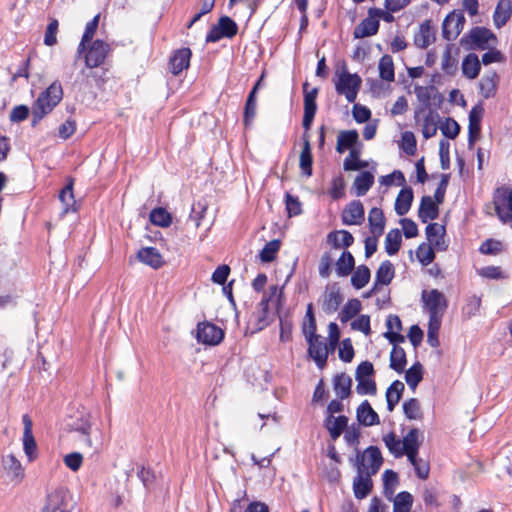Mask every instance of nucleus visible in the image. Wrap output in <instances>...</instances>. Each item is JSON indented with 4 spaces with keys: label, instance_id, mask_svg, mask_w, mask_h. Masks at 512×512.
I'll list each match as a JSON object with an SVG mask.
<instances>
[{
    "label": "nucleus",
    "instance_id": "62",
    "mask_svg": "<svg viewBox=\"0 0 512 512\" xmlns=\"http://www.w3.org/2000/svg\"><path fill=\"white\" fill-rule=\"evenodd\" d=\"M329 194L332 197V199H334V200H338V199L344 197V195H345V182H344V179H343V177L341 175L337 176V177H334L332 179V181H331V188H330Z\"/></svg>",
    "mask_w": 512,
    "mask_h": 512
},
{
    "label": "nucleus",
    "instance_id": "63",
    "mask_svg": "<svg viewBox=\"0 0 512 512\" xmlns=\"http://www.w3.org/2000/svg\"><path fill=\"white\" fill-rule=\"evenodd\" d=\"M137 476L141 480L143 486L147 490L152 489V487L156 481V476H155L154 471L151 468H146V467L142 466L138 470Z\"/></svg>",
    "mask_w": 512,
    "mask_h": 512
},
{
    "label": "nucleus",
    "instance_id": "50",
    "mask_svg": "<svg viewBox=\"0 0 512 512\" xmlns=\"http://www.w3.org/2000/svg\"><path fill=\"white\" fill-rule=\"evenodd\" d=\"M281 242L278 239H274L265 244L263 249L259 253V258L264 263L272 262L276 258V254L279 251Z\"/></svg>",
    "mask_w": 512,
    "mask_h": 512
},
{
    "label": "nucleus",
    "instance_id": "37",
    "mask_svg": "<svg viewBox=\"0 0 512 512\" xmlns=\"http://www.w3.org/2000/svg\"><path fill=\"white\" fill-rule=\"evenodd\" d=\"M405 387L400 380L391 383L386 391V402L388 411L392 412L401 399Z\"/></svg>",
    "mask_w": 512,
    "mask_h": 512
},
{
    "label": "nucleus",
    "instance_id": "43",
    "mask_svg": "<svg viewBox=\"0 0 512 512\" xmlns=\"http://www.w3.org/2000/svg\"><path fill=\"white\" fill-rule=\"evenodd\" d=\"M362 304L360 300L353 298L346 302L340 311L338 318L342 323H346L355 317L361 310Z\"/></svg>",
    "mask_w": 512,
    "mask_h": 512
},
{
    "label": "nucleus",
    "instance_id": "29",
    "mask_svg": "<svg viewBox=\"0 0 512 512\" xmlns=\"http://www.w3.org/2000/svg\"><path fill=\"white\" fill-rule=\"evenodd\" d=\"M368 223L370 227V232L374 236L380 237L383 234L385 228V216L382 209L378 207H373L369 211Z\"/></svg>",
    "mask_w": 512,
    "mask_h": 512
},
{
    "label": "nucleus",
    "instance_id": "42",
    "mask_svg": "<svg viewBox=\"0 0 512 512\" xmlns=\"http://www.w3.org/2000/svg\"><path fill=\"white\" fill-rule=\"evenodd\" d=\"M402 243L401 232L398 228L391 229L385 237V251L388 255H395Z\"/></svg>",
    "mask_w": 512,
    "mask_h": 512
},
{
    "label": "nucleus",
    "instance_id": "1",
    "mask_svg": "<svg viewBox=\"0 0 512 512\" xmlns=\"http://www.w3.org/2000/svg\"><path fill=\"white\" fill-rule=\"evenodd\" d=\"M383 463V457L377 446H369L363 453L358 452L355 460L357 475L353 479V492L357 499L366 498L372 491L371 477Z\"/></svg>",
    "mask_w": 512,
    "mask_h": 512
},
{
    "label": "nucleus",
    "instance_id": "45",
    "mask_svg": "<svg viewBox=\"0 0 512 512\" xmlns=\"http://www.w3.org/2000/svg\"><path fill=\"white\" fill-rule=\"evenodd\" d=\"M423 379V365L417 361L405 373L407 385L414 391Z\"/></svg>",
    "mask_w": 512,
    "mask_h": 512
},
{
    "label": "nucleus",
    "instance_id": "52",
    "mask_svg": "<svg viewBox=\"0 0 512 512\" xmlns=\"http://www.w3.org/2000/svg\"><path fill=\"white\" fill-rule=\"evenodd\" d=\"M278 317L280 322V341L281 342H289L292 340V329H293V323L292 320L289 318L287 314L282 315L279 310Z\"/></svg>",
    "mask_w": 512,
    "mask_h": 512
},
{
    "label": "nucleus",
    "instance_id": "19",
    "mask_svg": "<svg viewBox=\"0 0 512 512\" xmlns=\"http://www.w3.org/2000/svg\"><path fill=\"white\" fill-rule=\"evenodd\" d=\"M191 55L192 52L189 48L176 50L169 60L170 72L173 75H178L184 69H187L189 67Z\"/></svg>",
    "mask_w": 512,
    "mask_h": 512
},
{
    "label": "nucleus",
    "instance_id": "61",
    "mask_svg": "<svg viewBox=\"0 0 512 512\" xmlns=\"http://www.w3.org/2000/svg\"><path fill=\"white\" fill-rule=\"evenodd\" d=\"M480 306V297L473 295L467 299L466 304L462 308V313L467 318H471L472 316H475L477 314V312L480 309Z\"/></svg>",
    "mask_w": 512,
    "mask_h": 512
},
{
    "label": "nucleus",
    "instance_id": "64",
    "mask_svg": "<svg viewBox=\"0 0 512 512\" xmlns=\"http://www.w3.org/2000/svg\"><path fill=\"white\" fill-rule=\"evenodd\" d=\"M206 211V203L199 201L192 205L189 219L195 222L196 228L200 226L201 220L204 218Z\"/></svg>",
    "mask_w": 512,
    "mask_h": 512
},
{
    "label": "nucleus",
    "instance_id": "17",
    "mask_svg": "<svg viewBox=\"0 0 512 512\" xmlns=\"http://www.w3.org/2000/svg\"><path fill=\"white\" fill-rule=\"evenodd\" d=\"M426 237L430 245L438 251H445L447 244L445 243V227L438 223H429L426 226Z\"/></svg>",
    "mask_w": 512,
    "mask_h": 512
},
{
    "label": "nucleus",
    "instance_id": "7",
    "mask_svg": "<svg viewBox=\"0 0 512 512\" xmlns=\"http://www.w3.org/2000/svg\"><path fill=\"white\" fill-rule=\"evenodd\" d=\"M238 32V26L234 20L228 16L219 18L218 24L212 26L208 31L205 41L207 43H215L222 38H232Z\"/></svg>",
    "mask_w": 512,
    "mask_h": 512
},
{
    "label": "nucleus",
    "instance_id": "31",
    "mask_svg": "<svg viewBox=\"0 0 512 512\" xmlns=\"http://www.w3.org/2000/svg\"><path fill=\"white\" fill-rule=\"evenodd\" d=\"M374 184V175L369 171L358 174L353 182L352 189L356 196H364Z\"/></svg>",
    "mask_w": 512,
    "mask_h": 512
},
{
    "label": "nucleus",
    "instance_id": "44",
    "mask_svg": "<svg viewBox=\"0 0 512 512\" xmlns=\"http://www.w3.org/2000/svg\"><path fill=\"white\" fill-rule=\"evenodd\" d=\"M379 76L382 80L392 82L395 78L394 63L390 55L385 54L379 60Z\"/></svg>",
    "mask_w": 512,
    "mask_h": 512
},
{
    "label": "nucleus",
    "instance_id": "57",
    "mask_svg": "<svg viewBox=\"0 0 512 512\" xmlns=\"http://www.w3.org/2000/svg\"><path fill=\"white\" fill-rule=\"evenodd\" d=\"M437 132V124L432 111L425 116L422 125V134L425 139L432 138Z\"/></svg>",
    "mask_w": 512,
    "mask_h": 512
},
{
    "label": "nucleus",
    "instance_id": "28",
    "mask_svg": "<svg viewBox=\"0 0 512 512\" xmlns=\"http://www.w3.org/2000/svg\"><path fill=\"white\" fill-rule=\"evenodd\" d=\"M413 201V190L411 187H404L398 193L394 209L397 215L404 216L411 208Z\"/></svg>",
    "mask_w": 512,
    "mask_h": 512
},
{
    "label": "nucleus",
    "instance_id": "12",
    "mask_svg": "<svg viewBox=\"0 0 512 512\" xmlns=\"http://www.w3.org/2000/svg\"><path fill=\"white\" fill-rule=\"evenodd\" d=\"M22 422L24 425V431H23V450L25 455L28 458L29 462L34 461L38 454H37V444L35 441V438L32 433V420L28 414H24L22 416Z\"/></svg>",
    "mask_w": 512,
    "mask_h": 512
},
{
    "label": "nucleus",
    "instance_id": "34",
    "mask_svg": "<svg viewBox=\"0 0 512 512\" xmlns=\"http://www.w3.org/2000/svg\"><path fill=\"white\" fill-rule=\"evenodd\" d=\"M352 379L345 373L337 374L333 379V388L336 395L345 399L351 394Z\"/></svg>",
    "mask_w": 512,
    "mask_h": 512
},
{
    "label": "nucleus",
    "instance_id": "22",
    "mask_svg": "<svg viewBox=\"0 0 512 512\" xmlns=\"http://www.w3.org/2000/svg\"><path fill=\"white\" fill-rule=\"evenodd\" d=\"M356 417L359 424L369 427L378 425L380 419L378 414L374 411L368 400H364L356 410Z\"/></svg>",
    "mask_w": 512,
    "mask_h": 512
},
{
    "label": "nucleus",
    "instance_id": "49",
    "mask_svg": "<svg viewBox=\"0 0 512 512\" xmlns=\"http://www.w3.org/2000/svg\"><path fill=\"white\" fill-rule=\"evenodd\" d=\"M383 442L389 452L395 457L399 458L404 455L402 440L398 439L394 432H389L383 436Z\"/></svg>",
    "mask_w": 512,
    "mask_h": 512
},
{
    "label": "nucleus",
    "instance_id": "16",
    "mask_svg": "<svg viewBox=\"0 0 512 512\" xmlns=\"http://www.w3.org/2000/svg\"><path fill=\"white\" fill-rule=\"evenodd\" d=\"M2 466L12 482L20 483L24 479V468L14 454L3 456Z\"/></svg>",
    "mask_w": 512,
    "mask_h": 512
},
{
    "label": "nucleus",
    "instance_id": "55",
    "mask_svg": "<svg viewBox=\"0 0 512 512\" xmlns=\"http://www.w3.org/2000/svg\"><path fill=\"white\" fill-rule=\"evenodd\" d=\"M419 434L420 432L417 428H412L409 430V432L404 436L402 440L404 452L407 450H419Z\"/></svg>",
    "mask_w": 512,
    "mask_h": 512
},
{
    "label": "nucleus",
    "instance_id": "5",
    "mask_svg": "<svg viewBox=\"0 0 512 512\" xmlns=\"http://www.w3.org/2000/svg\"><path fill=\"white\" fill-rule=\"evenodd\" d=\"M421 300L423 308L428 312L429 319H440L448 307V301L445 295L438 289H432L429 292L422 291Z\"/></svg>",
    "mask_w": 512,
    "mask_h": 512
},
{
    "label": "nucleus",
    "instance_id": "30",
    "mask_svg": "<svg viewBox=\"0 0 512 512\" xmlns=\"http://www.w3.org/2000/svg\"><path fill=\"white\" fill-rule=\"evenodd\" d=\"M59 200L62 203V211L60 216L63 217L70 212H75V199L73 194V180L65 185V187L59 193Z\"/></svg>",
    "mask_w": 512,
    "mask_h": 512
},
{
    "label": "nucleus",
    "instance_id": "53",
    "mask_svg": "<svg viewBox=\"0 0 512 512\" xmlns=\"http://www.w3.org/2000/svg\"><path fill=\"white\" fill-rule=\"evenodd\" d=\"M416 257L422 265H429L435 259L434 247L426 243H421L416 250Z\"/></svg>",
    "mask_w": 512,
    "mask_h": 512
},
{
    "label": "nucleus",
    "instance_id": "18",
    "mask_svg": "<svg viewBox=\"0 0 512 512\" xmlns=\"http://www.w3.org/2000/svg\"><path fill=\"white\" fill-rule=\"evenodd\" d=\"M67 496L68 492L59 488L48 494L46 504L43 507V512H61V510H67Z\"/></svg>",
    "mask_w": 512,
    "mask_h": 512
},
{
    "label": "nucleus",
    "instance_id": "33",
    "mask_svg": "<svg viewBox=\"0 0 512 512\" xmlns=\"http://www.w3.org/2000/svg\"><path fill=\"white\" fill-rule=\"evenodd\" d=\"M498 75L495 71L483 76L479 83L480 94L489 99L494 97L497 91Z\"/></svg>",
    "mask_w": 512,
    "mask_h": 512
},
{
    "label": "nucleus",
    "instance_id": "25",
    "mask_svg": "<svg viewBox=\"0 0 512 512\" xmlns=\"http://www.w3.org/2000/svg\"><path fill=\"white\" fill-rule=\"evenodd\" d=\"M137 258L153 269H159L164 264L162 255L155 247H144L140 249L137 253Z\"/></svg>",
    "mask_w": 512,
    "mask_h": 512
},
{
    "label": "nucleus",
    "instance_id": "9",
    "mask_svg": "<svg viewBox=\"0 0 512 512\" xmlns=\"http://www.w3.org/2000/svg\"><path fill=\"white\" fill-rule=\"evenodd\" d=\"M465 16L463 12L449 13L442 23V36L447 41L456 39L464 28Z\"/></svg>",
    "mask_w": 512,
    "mask_h": 512
},
{
    "label": "nucleus",
    "instance_id": "58",
    "mask_svg": "<svg viewBox=\"0 0 512 512\" xmlns=\"http://www.w3.org/2000/svg\"><path fill=\"white\" fill-rule=\"evenodd\" d=\"M435 90L434 86H416L414 89L418 101L425 107L429 108L431 105V92Z\"/></svg>",
    "mask_w": 512,
    "mask_h": 512
},
{
    "label": "nucleus",
    "instance_id": "4",
    "mask_svg": "<svg viewBox=\"0 0 512 512\" xmlns=\"http://www.w3.org/2000/svg\"><path fill=\"white\" fill-rule=\"evenodd\" d=\"M361 84V77L356 73H349L344 67L338 79L335 81V90L337 94L344 95L346 100L352 103L357 98Z\"/></svg>",
    "mask_w": 512,
    "mask_h": 512
},
{
    "label": "nucleus",
    "instance_id": "41",
    "mask_svg": "<svg viewBox=\"0 0 512 512\" xmlns=\"http://www.w3.org/2000/svg\"><path fill=\"white\" fill-rule=\"evenodd\" d=\"M407 364L406 352L402 347L393 346L390 353V368L397 373H402Z\"/></svg>",
    "mask_w": 512,
    "mask_h": 512
},
{
    "label": "nucleus",
    "instance_id": "26",
    "mask_svg": "<svg viewBox=\"0 0 512 512\" xmlns=\"http://www.w3.org/2000/svg\"><path fill=\"white\" fill-rule=\"evenodd\" d=\"M512 15V0H499L493 13V22L496 28H501L509 21Z\"/></svg>",
    "mask_w": 512,
    "mask_h": 512
},
{
    "label": "nucleus",
    "instance_id": "35",
    "mask_svg": "<svg viewBox=\"0 0 512 512\" xmlns=\"http://www.w3.org/2000/svg\"><path fill=\"white\" fill-rule=\"evenodd\" d=\"M481 62L474 53H469L462 62V72L468 79H475L480 72Z\"/></svg>",
    "mask_w": 512,
    "mask_h": 512
},
{
    "label": "nucleus",
    "instance_id": "56",
    "mask_svg": "<svg viewBox=\"0 0 512 512\" xmlns=\"http://www.w3.org/2000/svg\"><path fill=\"white\" fill-rule=\"evenodd\" d=\"M442 134L450 139H455L460 132V125L453 118H446L440 126Z\"/></svg>",
    "mask_w": 512,
    "mask_h": 512
},
{
    "label": "nucleus",
    "instance_id": "32",
    "mask_svg": "<svg viewBox=\"0 0 512 512\" xmlns=\"http://www.w3.org/2000/svg\"><path fill=\"white\" fill-rule=\"evenodd\" d=\"M335 270L338 277H346L355 269V259L351 252L343 251L335 263Z\"/></svg>",
    "mask_w": 512,
    "mask_h": 512
},
{
    "label": "nucleus",
    "instance_id": "10",
    "mask_svg": "<svg viewBox=\"0 0 512 512\" xmlns=\"http://www.w3.org/2000/svg\"><path fill=\"white\" fill-rule=\"evenodd\" d=\"M110 47L100 39H96L85 55V64L89 68H95L104 63Z\"/></svg>",
    "mask_w": 512,
    "mask_h": 512
},
{
    "label": "nucleus",
    "instance_id": "24",
    "mask_svg": "<svg viewBox=\"0 0 512 512\" xmlns=\"http://www.w3.org/2000/svg\"><path fill=\"white\" fill-rule=\"evenodd\" d=\"M380 23L375 16L369 15L363 19L354 29V38H365L375 35L378 32Z\"/></svg>",
    "mask_w": 512,
    "mask_h": 512
},
{
    "label": "nucleus",
    "instance_id": "21",
    "mask_svg": "<svg viewBox=\"0 0 512 512\" xmlns=\"http://www.w3.org/2000/svg\"><path fill=\"white\" fill-rule=\"evenodd\" d=\"M435 200L431 196H423L418 209V217L422 223L429 220H435L439 216V208Z\"/></svg>",
    "mask_w": 512,
    "mask_h": 512
},
{
    "label": "nucleus",
    "instance_id": "2",
    "mask_svg": "<svg viewBox=\"0 0 512 512\" xmlns=\"http://www.w3.org/2000/svg\"><path fill=\"white\" fill-rule=\"evenodd\" d=\"M63 98V88L59 81L52 82L42 91L32 105L31 126L36 127L38 123L60 103Z\"/></svg>",
    "mask_w": 512,
    "mask_h": 512
},
{
    "label": "nucleus",
    "instance_id": "46",
    "mask_svg": "<svg viewBox=\"0 0 512 512\" xmlns=\"http://www.w3.org/2000/svg\"><path fill=\"white\" fill-rule=\"evenodd\" d=\"M393 512H410L413 505V496L402 491L393 497Z\"/></svg>",
    "mask_w": 512,
    "mask_h": 512
},
{
    "label": "nucleus",
    "instance_id": "11",
    "mask_svg": "<svg viewBox=\"0 0 512 512\" xmlns=\"http://www.w3.org/2000/svg\"><path fill=\"white\" fill-rule=\"evenodd\" d=\"M343 295L337 283L328 286L322 297L321 307L322 310L331 315L335 313L343 302Z\"/></svg>",
    "mask_w": 512,
    "mask_h": 512
},
{
    "label": "nucleus",
    "instance_id": "60",
    "mask_svg": "<svg viewBox=\"0 0 512 512\" xmlns=\"http://www.w3.org/2000/svg\"><path fill=\"white\" fill-rule=\"evenodd\" d=\"M356 390L359 395H375L377 392L376 382L371 378L356 380Z\"/></svg>",
    "mask_w": 512,
    "mask_h": 512
},
{
    "label": "nucleus",
    "instance_id": "48",
    "mask_svg": "<svg viewBox=\"0 0 512 512\" xmlns=\"http://www.w3.org/2000/svg\"><path fill=\"white\" fill-rule=\"evenodd\" d=\"M152 224L159 227H168L172 223L171 214L162 207L154 208L149 215Z\"/></svg>",
    "mask_w": 512,
    "mask_h": 512
},
{
    "label": "nucleus",
    "instance_id": "27",
    "mask_svg": "<svg viewBox=\"0 0 512 512\" xmlns=\"http://www.w3.org/2000/svg\"><path fill=\"white\" fill-rule=\"evenodd\" d=\"M359 143V134L357 130H343L340 131L337 137L336 151L343 153L345 150L357 148L356 145Z\"/></svg>",
    "mask_w": 512,
    "mask_h": 512
},
{
    "label": "nucleus",
    "instance_id": "40",
    "mask_svg": "<svg viewBox=\"0 0 512 512\" xmlns=\"http://www.w3.org/2000/svg\"><path fill=\"white\" fill-rule=\"evenodd\" d=\"M370 277L371 272L368 266L359 265L352 272L351 285L357 290L362 289L369 283Z\"/></svg>",
    "mask_w": 512,
    "mask_h": 512
},
{
    "label": "nucleus",
    "instance_id": "23",
    "mask_svg": "<svg viewBox=\"0 0 512 512\" xmlns=\"http://www.w3.org/2000/svg\"><path fill=\"white\" fill-rule=\"evenodd\" d=\"M348 425V417L340 415L334 417L328 415L324 420V427L328 430L330 437L333 441L337 440Z\"/></svg>",
    "mask_w": 512,
    "mask_h": 512
},
{
    "label": "nucleus",
    "instance_id": "13",
    "mask_svg": "<svg viewBox=\"0 0 512 512\" xmlns=\"http://www.w3.org/2000/svg\"><path fill=\"white\" fill-rule=\"evenodd\" d=\"M365 210L360 200L351 201L343 210L341 219L345 225H360L364 221Z\"/></svg>",
    "mask_w": 512,
    "mask_h": 512
},
{
    "label": "nucleus",
    "instance_id": "15",
    "mask_svg": "<svg viewBox=\"0 0 512 512\" xmlns=\"http://www.w3.org/2000/svg\"><path fill=\"white\" fill-rule=\"evenodd\" d=\"M302 142L303 146L299 158V168L304 176L311 177L313 174V156L308 133L303 134Z\"/></svg>",
    "mask_w": 512,
    "mask_h": 512
},
{
    "label": "nucleus",
    "instance_id": "38",
    "mask_svg": "<svg viewBox=\"0 0 512 512\" xmlns=\"http://www.w3.org/2000/svg\"><path fill=\"white\" fill-rule=\"evenodd\" d=\"M99 19H100V14H97L93 17L92 20H90L87 24H86V27H85V30H84V33L82 35V39L78 45V48H77V54L80 56L82 53L85 52L86 50V44L89 43L93 37H94V34L98 28V24H99Z\"/></svg>",
    "mask_w": 512,
    "mask_h": 512
},
{
    "label": "nucleus",
    "instance_id": "54",
    "mask_svg": "<svg viewBox=\"0 0 512 512\" xmlns=\"http://www.w3.org/2000/svg\"><path fill=\"white\" fill-rule=\"evenodd\" d=\"M442 320L440 319H429L428 331H427V343L431 347H438L440 345L438 334L441 327Z\"/></svg>",
    "mask_w": 512,
    "mask_h": 512
},
{
    "label": "nucleus",
    "instance_id": "47",
    "mask_svg": "<svg viewBox=\"0 0 512 512\" xmlns=\"http://www.w3.org/2000/svg\"><path fill=\"white\" fill-rule=\"evenodd\" d=\"M402 408L405 417L409 420H421L423 418L421 405L417 398H410L405 401Z\"/></svg>",
    "mask_w": 512,
    "mask_h": 512
},
{
    "label": "nucleus",
    "instance_id": "36",
    "mask_svg": "<svg viewBox=\"0 0 512 512\" xmlns=\"http://www.w3.org/2000/svg\"><path fill=\"white\" fill-rule=\"evenodd\" d=\"M394 275L395 268L391 261L385 260L381 262L375 275L376 285H389L393 280Z\"/></svg>",
    "mask_w": 512,
    "mask_h": 512
},
{
    "label": "nucleus",
    "instance_id": "14",
    "mask_svg": "<svg viewBox=\"0 0 512 512\" xmlns=\"http://www.w3.org/2000/svg\"><path fill=\"white\" fill-rule=\"evenodd\" d=\"M308 354L315 361L319 369H323L327 364L329 348L328 345L321 338H316L315 341L308 342Z\"/></svg>",
    "mask_w": 512,
    "mask_h": 512
},
{
    "label": "nucleus",
    "instance_id": "51",
    "mask_svg": "<svg viewBox=\"0 0 512 512\" xmlns=\"http://www.w3.org/2000/svg\"><path fill=\"white\" fill-rule=\"evenodd\" d=\"M308 82L303 84V93H304V111L305 112H317V103L316 98L318 95V88H312L308 90Z\"/></svg>",
    "mask_w": 512,
    "mask_h": 512
},
{
    "label": "nucleus",
    "instance_id": "39",
    "mask_svg": "<svg viewBox=\"0 0 512 512\" xmlns=\"http://www.w3.org/2000/svg\"><path fill=\"white\" fill-rule=\"evenodd\" d=\"M383 494L388 500L393 499V495L395 493L396 486L399 482L398 474L390 469L384 471L383 475Z\"/></svg>",
    "mask_w": 512,
    "mask_h": 512
},
{
    "label": "nucleus",
    "instance_id": "6",
    "mask_svg": "<svg viewBox=\"0 0 512 512\" xmlns=\"http://www.w3.org/2000/svg\"><path fill=\"white\" fill-rule=\"evenodd\" d=\"M493 202L498 218L503 223L512 221V188L498 187L494 192Z\"/></svg>",
    "mask_w": 512,
    "mask_h": 512
},
{
    "label": "nucleus",
    "instance_id": "8",
    "mask_svg": "<svg viewBox=\"0 0 512 512\" xmlns=\"http://www.w3.org/2000/svg\"><path fill=\"white\" fill-rule=\"evenodd\" d=\"M224 338V331L210 322L197 324L196 339L206 345H218Z\"/></svg>",
    "mask_w": 512,
    "mask_h": 512
},
{
    "label": "nucleus",
    "instance_id": "20",
    "mask_svg": "<svg viewBox=\"0 0 512 512\" xmlns=\"http://www.w3.org/2000/svg\"><path fill=\"white\" fill-rule=\"evenodd\" d=\"M435 31L431 26L430 20H425L419 25V29L414 34V44L421 49H426L435 41Z\"/></svg>",
    "mask_w": 512,
    "mask_h": 512
},
{
    "label": "nucleus",
    "instance_id": "3",
    "mask_svg": "<svg viewBox=\"0 0 512 512\" xmlns=\"http://www.w3.org/2000/svg\"><path fill=\"white\" fill-rule=\"evenodd\" d=\"M461 43H466L471 50H486L496 46L498 39L490 29L476 26L461 39Z\"/></svg>",
    "mask_w": 512,
    "mask_h": 512
},
{
    "label": "nucleus",
    "instance_id": "59",
    "mask_svg": "<svg viewBox=\"0 0 512 512\" xmlns=\"http://www.w3.org/2000/svg\"><path fill=\"white\" fill-rule=\"evenodd\" d=\"M502 250H503L502 242L499 240H495V239L485 240L479 248L480 253L485 254V255H496V254L500 253Z\"/></svg>",
    "mask_w": 512,
    "mask_h": 512
}]
</instances>
